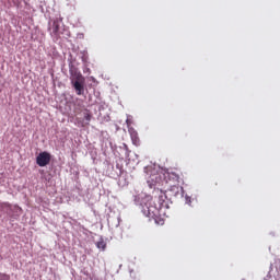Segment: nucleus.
<instances>
[{"label":"nucleus","mask_w":280,"mask_h":280,"mask_svg":"<svg viewBox=\"0 0 280 280\" xmlns=\"http://www.w3.org/2000/svg\"><path fill=\"white\" fill-rule=\"evenodd\" d=\"M2 209H12V205L10 202H3Z\"/></svg>","instance_id":"11"},{"label":"nucleus","mask_w":280,"mask_h":280,"mask_svg":"<svg viewBox=\"0 0 280 280\" xmlns=\"http://www.w3.org/2000/svg\"><path fill=\"white\" fill-rule=\"evenodd\" d=\"M83 116H84L85 121H91V119L93 117L91 115V112H89L88 109H85V112L83 113Z\"/></svg>","instance_id":"8"},{"label":"nucleus","mask_w":280,"mask_h":280,"mask_svg":"<svg viewBox=\"0 0 280 280\" xmlns=\"http://www.w3.org/2000/svg\"><path fill=\"white\" fill-rule=\"evenodd\" d=\"M69 73L71 84L77 95H84V84L86 82V79H84L82 72H80V70L75 66L71 65L69 66Z\"/></svg>","instance_id":"2"},{"label":"nucleus","mask_w":280,"mask_h":280,"mask_svg":"<svg viewBox=\"0 0 280 280\" xmlns=\"http://www.w3.org/2000/svg\"><path fill=\"white\" fill-rule=\"evenodd\" d=\"M154 201L151 199L142 205V213L149 220H154L155 224H164V220L161 219V209L165 207L167 195L163 190H154Z\"/></svg>","instance_id":"1"},{"label":"nucleus","mask_w":280,"mask_h":280,"mask_svg":"<svg viewBox=\"0 0 280 280\" xmlns=\"http://www.w3.org/2000/svg\"><path fill=\"white\" fill-rule=\"evenodd\" d=\"M130 132H135V129H131Z\"/></svg>","instance_id":"12"},{"label":"nucleus","mask_w":280,"mask_h":280,"mask_svg":"<svg viewBox=\"0 0 280 280\" xmlns=\"http://www.w3.org/2000/svg\"><path fill=\"white\" fill-rule=\"evenodd\" d=\"M0 280H10V275L0 273Z\"/></svg>","instance_id":"10"},{"label":"nucleus","mask_w":280,"mask_h":280,"mask_svg":"<svg viewBox=\"0 0 280 280\" xmlns=\"http://www.w3.org/2000/svg\"><path fill=\"white\" fill-rule=\"evenodd\" d=\"M51 34L56 38H60V23L58 21L52 22V32H51Z\"/></svg>","instance_id":"6"},{"label":"nucleus","mask_w":280,"mask_h":280,"mask_svg":"<svg viewBox=\"0 0 280 280\" xmlns=\"http://www.w3.org/2000/svg\"><path fill=\"white\" fill-rule=\"evenodd\" d=\"M168 192L175 198L180 194V191H183V187H180L179 184H168Z\"/></svg>","instance_id":"5"},{"label":"nucleus","mask_w":280,"mask_h":280,"mask_svg":"<svg viewBox=\"0 0 280 280\" xmlns=\"http://www.w3.org/2000/svg\"><path fill=\"white\" fill-rule=\"evenodd\" d=\"M51 162V154L47 151L39 153L36 158V163L39 167H46Z\"/></svg>","instance_id":"3"},{"label":"nucleus","mask_w":280,"mask_h":280,"mask_svg":"<svg viewBox=\"0 0 280 280\" xmlns=\"http://www.w3.org/2000/svg\"><path fill=\"white\" fill-rule=\"evenodd\" d=\"M166 183H171L170 185L179 184L180 183V175L176 172H168L166 173Z\"/></svg>","instance_id":"4"},{"label":"nucleus","mask_w":280,"mask_h":280,"mask_svg":"<svg viewBox=\"0 0 280 280\" xmlns=\"http://www.w3.org/2000/svg\"><path fill=\"white\" fill-rule=\"evenodd\" d=\"M96 248H100L101 250H106V242L104 240H101L96 243Z\"/></svg>","instance_id":"7"},{"label":"nucleus","mask_w":280,"mask_h":280,"mask_svg":"<svg viewBox=\"0 0 280 280\" xmlns=\"http://www.w3.org/2000/svg\"><path fill=\"white\" fill-rule=\"evenodd\" d=\"M131 139H132L133 143L137 145V142L139 141V137H137V132H133L131 135Z\"/></svg>","instance_id":"9"}]
</instances>
